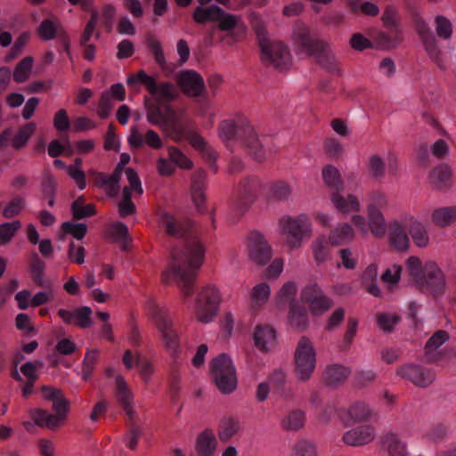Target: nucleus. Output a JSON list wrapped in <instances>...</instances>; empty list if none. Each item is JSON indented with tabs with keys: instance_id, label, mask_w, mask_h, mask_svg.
I'll use <instances>...</instances> for the list:
<instances>
[{
	"instance_id": "nucleus-1",
	"label": "nucleus",
	"mask_w": 456,
	"mask_h": 456,
	"mask_svg": "<svg viewBox=\"0 0 456 456\" xmlns=\"http://www.w3.org/2000/svg\"><path fill=\"white\" fill-rule=\"evenodd\" d=\"M204 255L205 248L200 241L187 242L184 248H174L170 253V265L161 274L162 282L168 284L173 275L183 297H191Z\"/></svg>"
},
{
	"instance_id": "nucleus-2",
	"label": "nucleus",
	"mask_w": 456,
	"mask_h": 456,
	"mask_svg": "<svg viewBox=\"0 0 456 456\" xmlns=\"http://www.w3.org/2000/svg\"><path fill=\"white\" fill-rule=\"evenodd\" d=\"M293 38L297 53H305L308 57H314L315 62L328 72L342 75L330 44L313 35L308 27L302 26L295 30Z\"/></svg>"
},
{
	"instance_id": "nucleus-3",
	"label": "nucleus",
	"mask_w": 456,
	"mask_h": 456,
	"mask_svg": "<svg viewBox=\"0 0 456 456\" xmlns=\"http://www.w3.org/2000/svg\"><path fill=\"white\" fill-rule=\"evenodd\" d=\"M254 30L261 49V61L266 66L285 70L290 65V53L288 46L281 41L270 42L267 30L263 23L254 26Z\"/></svg>"
},
{
	"instance_id": "nucleus-4",
	"label": "nucleus",
	"mask_w": 456,
	"mask_h": 456,
	"mask_svg": "<svg viewBox=\"0 0 456 456\" xmlns=\"http://www.w3.org/2000/svg\"><path fill=\"white\" fill-rule=\"evenodd\" d=\"M221 295L219 290L212 285L204 287L197 296L196 318L202 323H208L214 320L219 311Z\"/></svg>"
},
{
	"instance_id": "nucleus-5",
	"label": "nucleus",
	"mask_w": 456,
	"mask_h": 456,
	"mask_svg": "<svg viewBox=\"0 0 456 456\" xmlns=\"http://www.w3.org/2000/svg\"><path fill=\"white\" fill-rule=\"evenodd\" d=\"M153 319L161 334L166 350L173 359H176L180 353V338L174 329L169 314L164 309L157 308L154 310Z\"/></svg>"
},
{
	"instance_id": "nucleus-6",
	"label": "nucleus",
	"mask_w": 456,
	"mask_h": 456,
	"mask_svg": "<svg viewBox=\"0 0 456 456\" xmlns=\"http://www.w3.org/2000/svg\"><path fill=\"white\" fill-rule=\"evenodd\" d=\"M316 363V354L311 340L301 337L295 351V367L297 378L306 381L311 378Z\"/></svg>"
},
{
	"instance_id": "nucleus-7",
	"label": "nucleus",
	"mask_w": 456,
	"mask_h": 456,
	"mask_svg": "<svg viewBox=\"0 0 456 456\" xmlns=\"http://www.w3.org/2000/svg\"><path fill=\"white\" fill-rule=\"evenodd\" d=\"M281 232L287 234V242L292 248H299L305 237L311 236L310 224L307 217L301 215L297 217L282 216L279 220Z\"/></svg>"
},
{
	"instance_id": "nucleus-8",
	"label": "nucleus",
	"mask_w": 456,
	"mask_h": 456,
	"mask_svg": "<svg viewBox=\"0 0 456 456\" xmlns=\"http://www.w3.org/2000/svg\"><path fill=\"white\" fill-rule=\"evenodd\" d=\"M417 285L421 292L440 297L446 289L445 275L435 262H428L424 265V275Z\"/></svg>"
},
{
	"instance_id": "nucleus-9",
	"label": "nucleus",
	"mask_w": 456,
	"mask_h": 456,
	"mask_svg": "<svg viewBox=\"0 0 456 456\" xmlns=\"http://www.w3.org/2000/svg\"><path fill=\"white\" fill-rule=\"evenodd\" d=\"M247 248L249 259L259 266L265 265L272 259V247L258 231H252L248 233Z\"/></svg>"
},
{
	"instance_id": "nucleus-10",
	"label": "nucleus",
	"mask_w": 456,
	"mask_h": 456,
	"mask_svg": "<svg viewBox=\"0 0 456 456\" xmlns=\"http://www.w3.org/2000/svg\"><path fill=\"white\" fill-rule=\"evenodd\" d=\"M414 25L424 48L432 59L440 68L442 67L441 50L438 47L437 40L426 23V21L419 15L414 16Z\"/></svg>"
},
{
	"instance_id": "nucleus-11",
	"label": "nucleus",
	"mask_w": 456,
	"mask_h": 456,
	"mask_svg": "<svg viewBox=\"0 0 456 456\" xmlns=\"http://www.w3.org/2000/svg\"><path fill=\"white\" fill-rule=\"evenodd\" d=\"M396 374L419 387H428L435 380V374L430 370L414 363L400 366Z\"/></svg>"
},
{
	"instance_id": "nucleus-12",
	"label": "nucleus",
	"mask_w": 456,
	"mask_h": 456,
	"mask_svg": "<svg viewBox=\"0 0 456 456\" xmlns=\"http://www.w3.org/2000/svg\"><path fill=\"white\" fill-rule=\"evenodd\" d=\"M177 84L184 94L189 97H200L206 93L203 77L195 70L181 71L177 77Z\"/></svg>"
},
{
	"instance_id": "nucleus-13",
	"label": "nucleus",
	"mask_w": 456,
	"mask_h": 456,
	"mask_svg": "<svg viewBox=\"0 0 456 456\" xmlns=\"http://www.w3.org/2000/svg\"><path fill=\"white\" fill-rule=\"evenodd\" d=\"M239 141L246 148L248 154L257 162H262L265 159L263 144L251 125L245 124L241 126L239 130Z\"/></svg>"
},
{
	"instance_id": "nucleus-14",
	"label": "nucleus",
	"mask_w": 456,
	"mask_h": 456,
	"mask_svg": "<svg viewBox=\"0 0 456 456\" xmlns=\"http://www.w3.org/2000/svg\"><path fill=\"white\" fill-rule=\"evenodd\" d=\"M216 23L219 30L230 32L228 37L234 42L240 41L245 37L247 27L240 15L229 13L223 9V13L219 15Z\"/></svg>"
},
{
	"instance_id": "nucleus-15",
	"label": "nucleus",
	"mask_w": 456,
	"mask_h": 456,
	"mask_svg": "<svg viewBox=\"0 0 456 456\" xmlns=\"http://www.w3.org/2000/svg\"><path fill=\"white\" fill-rule=\"evenodd\" d=\"M261 187L260 180L255 175H248L240 180L237 187L238 205H241L247 209L256 198V194Z\"/></svg>"
},
{
	"instance_id": "nucleus-16",
	"label": "nucleus",
	"mask_w": 456,
	"mask_h": 456,
	"mask_svg": "<svg viewBox=\"0 0 456 456\" xmlns=\"http://www.w3.org/2000/svg\"><path fill=\"white\" fill-rule=\"evenodd\" d=\"M206 181L207 173L202 168L196 169L191 175V195L195 207L200 213H206Z\"/></svg>"
},
{
	"instance_id": "nucleus-17",
	"label": "nucleus",
	"mask_w": 456,
	"mask_h": 456,
	"mask_svg": "<svg viewBox=\"0 0 456 456\" xmlns=\"http://www.w3.org/2000/svg\"><path fill=\"white\" fill-rule=\"evenodd\" d=\"M92 313L89 306H80L73 312L60 309L57 314L66 324H74L78 328L86 329L93 324Z\"/></svg>"
},
{
	"instance_id": "nucleus-18",
	"label": "nucleus",
	"mask_w": 456,
	"mask_h": 456,
	"mask_svg": "<svg viewBox=\"0 0 456 456\" xmlns=\"http://www.w3.org/2000/svg\"><path fill=\"white\" fill-rule=\"evenodd\" d=\"M375 429L370 425L360 426L346 432L343 442L350 446H362L374 440Z\"/></svg>"
},
{
	"instance_id": "nucleus-19",
	"label": "nucleus",
	"mask_w": 456,
	"mask_h": 456,
	"mask_svg": "<svg viewBox=\"0 0 456 456\" xmlns=\"http://www.w3.org/2000/svg\"><path fill=\"white\" fill-rule=\"evenodd\" d=\"M389 32L379 31L373 38L374 47L379 50H392L397 48L403 42L402 29H388Z\"/></svg>"
},
{
	"instance_id": "nucleus-20",
	"label": "nucleus",
	"mask_w": 456,
	"mask_h": 456,
	"mask_svg": "<svg viewBox=\"0 0 456 456\" xmlns=\"http://www.w3.org/2000/svg\"><path fill=\"white\" fill-rule=\"evenodd\" d=\"M288 322L293 330L299 332L305 330L309 325L308 312L305 306L299 302H291Z\"/></svg>"
},
{
	"instance_id": "nucleus-21",
	"label": "nucleus",
	"mask_w": 456,
	"mask_h": 456,
	"mask_svg": "<svg viewBox=\"0 0 456 456\" xmlns=\"http://www.w3.org/2000/svg\"><path fill=\"white\" fill-rule=\"evenodd\" d=\"M162 225L167 235L175 238L184 237L191 228V221H177L172 215L164 213L160 216Z\"/></svg>"
},
{
	"instance_id": "nucleus-22",
	"label": "nucleus",
	"mask_w": 456,
	"mask_h": 456,
	"mask_svg": "<svg viewBox=\"0 0 456 456\" xmlns=\"http://www.w3.org/2000/svg\"><path fill=\"white\" fill-rule=\"evenodd\" d=\"M351 374V369L340 364L328 366L323 374V382L327 387H336L343 384Z\"/></svg>"
},
{
	"instance_id": "nucleus-23",
	"label": "nucleus",
	"mask_w": 456,
	"mask_h": 456,
	"mask_svg": "<svg viewBox=\"0 0 456 456\" xmlns=\"http://www.w3.org/2000/svg\"><path fill=\"white\" fill-rule=\"evenodd\" d=\"M28 414L37 426L47 428L51 430H55L59 427L60 422L65 420L59 415L48 413L46 410L42 408L30 409Z\"/></svg>"
},
{
	"instance_id": "nucleus-24",
	"label": "nucleus",
	"mask_w": 456,
	"mask_h": 456,
	"mask_svg": "<svg viewBox=\"0 0 456 456\" xmlns=\"http://www.w3.org/2000/svg\"><path fill=\"white\" fill-rule=\"evenodd\" d=\"M389 243L398 251H407L410 248V240L402 224L398 221L391 222L388 232Z\"/></svg>"
},
{
	"instance_id": "nucleus-25",
	"label": "nucleus",
	"mask_w": 456,
	"mask_h": 456,
	"mask_svg": "<svg viewBox=\"0 0 456 456\" xmlns=\"http://www.w3.org/2000/svg\"><path fill=\"white\" fill-rule=\"evenodd\" d=\"M403 225L408 229L416 246L426 248L428 245L429 238L427 230L423 224L413 216L405 217Z\"/></svg>"
},
{
	"instance_id": "nucleus-26",
	"label": "nucleus",
	"mask_w": 456,
	"mask_h": 456,
	"mask_svg": "<svg viewBox=\"0 0 456 456\" xmlns=\"http://www.w3.org/2000/svg\"><path fill=\"white\" fill-rule=\"evenodd\" d=\"M254 341L257 348L267 352L269 346H273L276 342V331L269 325L257 326L254 332Z\"/></svg>"
},
{
	"instance_id": "nucleus-27",
	"label": "nucleus",
	"mask_w": 456,
	"mask_h": 456,
	"mask_svg": "<svg viewBox=\"0 0 456 456\" xmlns=\"http://www.w3.org/2000/svg\"><path fill=\"white\" fill-rule=\"evenodd\" d=\"M452 170L447 164H441L429 174L431 184L436 190H446L451 186Z\"/></svg>"
},
{
	"instance_id": "nucleus-28",
	"label": "nucleus",
	"mask_w": 456,
	"mask_h": 456,
	"mask_svg": "<svg viewBox=\"0 0 456 456\" xmlns=\"http://www.w3.org/2000/svg\"><path fill=\"white\" fill-rule=\"evenodd\" d=\"M368 224L371 233L381 238L386 233L387 224L381 211L373 205L368 207Z\"/></svg>"
},
{
	"instance_id": "nucleus-29",
	"label": "nucleus",
	"mask_w": 456,
	"mask_h": 456,
	"mask_svg": "<svg viewBox=\"0 0 456 456\" xmlns=\"http://www.w3.org/2000/svg\"><path fill=\"white\" fill-rule=\"evenodd\" d=\"M216 439L211 429H205L201 432L196 444V450L200 456H211L215 452Z\"/></svg>"
},
{
	"instance_id": "nucleus-30",
	"label": "nucleus",
	"mask_w": 456,
	"mask_h": 456,
	"mask_svg": "<svg viewBox=\"0 0 456 456\" xmlns=\"http://www.w3.org/2000/svg\"><path fill=\"white\" fill-rule=\"evenodd\" d=\"M223 13V9L216 4L205 7L198 6L192 13V19L197 24H205L207 22H216L219 15Z\"/></svg>"
},
{
	"instance_id": "nucleus-31",
	"label": "nucleus",
	"mask_w": 456,
	"mask_h": 456,
	"mask_svg": "<svg viewBox=\"0 0 456 456\" xmlns=\"http://www.w3.org/2000/svg\"><path fill=\"white\" fill-rule=\"evenodd\" d=\"M212 377L228 376L236 372L232 359L227 354L222 353L211 361Z\"/></svg>"
},
{
	"instance_id": "nucleus-32",
	"label": "nucleus",
	"mask_w": 456,
	"mask_h": 456,
	"mask_svg": "<svg viewBox=\"0 0 456 456\" xmlns=\"http://www.w3.org/2000/svg\"><path fill=\"white\" fill-rule=\"evenodd\" d=\"M159 102H152L149 97L145 96L144 98V107L146 109L147 120L156 126H167L169 123V118L167 116H164L162 113Z\"/></svg>"
},
{
	"instance_id": "nucleus-33",
	"label": "nucleus",
	"mask_w": 456,
	"mask_h": 456,
	"mask_svg": "<svg viewBox=\"0 0 456 456\" xmlns=\"http://www.w3.org/2000/svg\"><path fill=\"white\" fill-rule=\"evenodd\" d=\"M332 203L335 205L336 208L342 213H348L351 210L359 211L360 210V203L357 198L349 194L346 199H345L339 191H335L330 197Z\"/></svg>"
},
{
	"instance_id": "nucleus-34",
	"label": "nucleus",
	"mask_w": 456,
	"mask_h": 456,
	"mask_svg": "<svg viewBox=\"0 0 456 456\" xmlns=\"http://www.w3.org/2000/svg\"><path fill=\"white\" fill-rule=\"evenodd\" d=\"M381 444L386 445L389 456H409L405 444L394 433L380 437Z\"/></svg>"
},
{
	"instance_id": "nucleus-35",
	"label": "nucleus",
	"mask_w": 456,
	"mask_h": 456,
	"mask_svg": "<svg viewBox=\"0 0 456 456\" xmlns=\"http://www.w3.org/2000/svg\"><path fill=\"white\" fill-rule=\"evenodd\" d=\"M354 236V232L352 226L347 223H344L331 231L329 235V241L333 246H338L350 242Z\"/></svg>"
},
{
	"instance_id": "nucleus-36",
	"label": "nucleus",
	"mask_w": 456,
	"mask_h": 456,
	"mask_svg": "<svg viewBox=\"0 0 456 456\" xmlns=\"http://www.w3.org/2000/svg\"><path fill=\"white\" fill-rule=\"evenodd\" d=\"M322 178L325 184L330 188L337 191H341L344 189V181L338 169L333 165H326L322 168Z\"/></svg>"
},
{
	"instance_id": "nucleus-37",
	"label": "nucleus",
	"mask_w": 456,
	"mask_h": 456,
	"mask_svg": "<svg viewBox=\"0 0 456 456\" xmlns=\"http://www.w3.org/2000/svg\"><path fill=\"white\" fill-rule=\"evenodd\" d=\"M240 430V422L234 417H224L219 425L218 437L221 442L227 443Z\"/></svg>"
},
{
	"instance_id": "nucleus-38",
	"label": "nucleus",
	"mask_w": 456,
	"mask_h": 456,
	"mask_svg": "<svg viewBox=\"0 0 456 456\" xmlns=\"http://www.w3.org/2000/svg\"><path fill=\"white\" fill-rule=\"evenodd\" d=\"M126 83L129 86L138 83L142 84L151 95H155L157 81L153 77L149 76L143 69H140L136 74L129 76L126 79Z\"/></svg>"
},
{
	"instance_id": "nucleus-39",
	"label": "nucleus",
	"mask_w": 456,
	"mask_h": 456,
	"mask_svg": "<svg viewBox=\"0 0 456 456\" xmlns=\"http://www.w3.org/2000/svg\"><path fill=\"white\" fill-rule=\"evenodd\" d=\"M29 267L31 278L35 284L38 287H43L45 264L36 252L31 254Z\"/></svg>"
},
{
	"instance_id": "nucleus-40",
	"label": "nucleus",
	"mask_w": 456,
	"mask_h": 456,
	"mask_svg": "<svg viewBox=\"0 0 456 456\" xmlns=\"http://www.w3.org/2000/svg\"><path fill=\"white\" fill-rule=\"evenodd\" d=\"M36 124L29 122L20 127L16 134L13 136L12 145L15 150H20L25 147L36 131Z\"/></svg>"
},
{
	"instance_id": "nucleus-41",
	"label": "nucleus",
	"mask_w": 456,
	"mask_h": 456,
	"mask_svg": "<svg viewBox=\"0 0 456 456\" xmlns=\"http://www.w3.org/2000/svg\"><path fill=\"white\" fill-rule=\"evenodd\" d=\"M61 232L59 234L60 240H64L66 234L72 235L75 239L80 240L85 238L87 232V225L83 223L63 222L61 226Z\"/></svg>"
},
{
	"instance_id": "nucleus-42",
	"label": "nucleus",
	"mask_w": 456,
	"mask_h": 456,
	"mask_svg": "<svg viewBox=\"0 0 456 456\" xmlns=\"http://www.w3.org/2000/svg\"><path fill=\"white\" fill-rule=\"evenodd\" d=\"M333 300L324 293L306 304L313 316H322L333 306Z\"/></svg>"
},
{
	"instance_id": "nucleus-43",
	"label": "nucleus",
	"mask_w": 456,
	"mask_h": 456,
	"mask_svg": "<svg viewBox=\"0 0 456 456\" xmlns=\"http://www.w3.org/2000/svg\"><path fill=\"white\" fill-rule=\"evenodd\" d=\"M381 21L383 27L387 29H402L401 17L397 8L393 5L386 6L381 16Z\"/></svg>"
},
{
	"instance_id": "nucleus-44",
	"label": "nucleus",
	"mask_w": 456,
	"mask_h": 456,
	"mask_svg": "<svg viewBox=\"0 0 456 456\" xmlns=\"http://www.w3.org/2000/svg\"><path fill=\"white\" fill-rule=\"evenodd\" d=\"M248 124L247 122H242L240 124H237L234 120L228 119L224 120L220 123L218 127L219 136L223 140H239V130L240 129L242 125Z\"/></svg>"
},
{
	"instance_id": "nucleus-45",
	"label": "nucleus",
	"mask_w": 456,
	"mask_h": 456,
	"mask_svg": "<svg viewBox=\"0 0 456 456\" xmlns=\"http://www.w3.org/2000/svg\"><path fill=\"white\" fill-rule=\"evenodd\" d=\"M215 385L217 389L223 395L232 394L237 387V375L236 372L233 374H228V376L212 377Z\"/></svg>"
},
{
	"instance_id": "nucleus-46",
	"label": "nucleus",
	"mask_w": 456,
	"mask_h": 456,
	"mask_svg": "<svg viewBox=\"0 0 456 456\" xmlns=\"http://www.w3.org/2000/svg\"><path fill=\"white\" fill-rule=\"evenodd\" d=\"M100 354L99 349L87 350L82 363V378L88 380L94 370Z\"/></svg>"
},
{
	"instance_id": "nucleus-47",
	"label": "nucleus",
	"mask_w": 456,
	"mask_h": 456,
	"mask_svg": "<svg viewBox=\"0 0 456 456\" xmlns=\"http://www.w3.org/2000/svg\"><path fill=\"white\" fill-rule=\"evenodd\" d=\"M177 92L174 84L171 82H163L160 84H157L155 95H152L157 102H161L162 100L170 102L176 99Z\"/></svg>"
},
{
	"instance_id": "nucleus-48",
	"label": "nucleus",
	"mask_w": 456,
	"mask_h": 456,
	"mask_svg": "<svg viewBox=\"0 0 456 456\" xmlns=\"http://www.w3.org/2000/svg\"><path fill=\"white\" fill-rule=\"evenodd\" d=\"M297 285L293 281H287L276 295L278 305L284 306L287 303L291 305V302H297L295 296L297 294Z\"/></svg>"
},
{
	"instance_id": "nucleus-49",
	"label": "nucleus",
	"mask_w": 456,
	"mask_h": 456,
	"mask_svg": "<svg viewBox=\"0 0 456 456\" xmlns=\"http://www.w3.org/2000/svg\"><path fill=\"white\" fill-rule=\"evenodd\" d=\"M116 398L122 407L132 403L133 394L121 375L116 377Z\"/></svg>"
},
{
	"instance_id": "nucleus-50",
	"label": "nucleus",
	"mask_w": 456,
	"mask_h": 456,
	"mask_svg": "<svg viewBox=\"0 0 456 456\" xmlns=\"http://www.w3.org/2000/svg\"><path fill=\"white\" fill-rule=\"evenodd\" d=\"M33 61L34 60L31 56H26L16 65L13 71L15 82L23 83L28 78Z\"/></svg>"
},
{
	"instance_id": "nucleus-51",
	"label": "nucleus",
	"mask_w": 456,
	"mask_h": 456,
	"mask_svg": "<svg viewBox=\"0 0 456 456\" xmlns=\"http://www.w3.org/2000/svg\"><path fill=\"white\" fill-rule=\"evenodd\" d=\"M348 413L354 422H363L370 419L372 411L365 403L356 402L350 406Z\"/></svg>"
},
{
	"instance_id": "nucleus-52",
	"label": "nucleus",
	"mask_w": 456,
	"mask_h": 456,
	"mask_svg": "<svg viewBox=\"0 0 456 456\" xmlns=\"http://www.w3.org/2000/svg\"><path fill=\"white\" fill-rule=\"evenodd\" d=\"M271 289L267 283L262 282L256 285L251 291L252 305L261 306L265 304L270 297Z\"/></svg>"
},
{
	"instance_id": "nucleus-53",
	"label": "nucleus",
	"mask_w": 456,
	"mask_h": 456,
	"mask_svg": "<svg viewBox=\"0 0 456 456\" xmlns=\"http://www.w3.org/2000/svg\"><path fill=\"white\" fill-rule=\"evenodd\" d=\"M168 157L171 162L182 169L190 170L193 167L192 161L175 146L168 147Z\"/></svg>"
},
{
	"instance_id": "nucleus-54",
	"label": "nucleus",
	"mask_w": 456,
	"mask_h": 456,
	"mask_svg": "<svg viewBox=\"0 0 456 456\" xmlns=\"http://www.w3.org/2000/svg\"><path fill=\"white\" fill-rule=\"evenodd\" d=\"M436 36L444 40H449L452 36V23L451 20L443 16L436 15L435 18Z\"/></svg>"
},
{
	"instance_id": "nucleus-55",
	"label": "nucleus",
	"mask_w": 456,
	"mask_h": 456,
	"mask_svg": "<svg viewBox=\"0 0 456 456\" xmlns=\"http://www.w3.org/2000/svg\"><path fill=\"white\" fill-rule=\"evenodd\" d=\"M368 170L372 178L380 180L385 175L386 163L381 156L371 155L368 161Z\"/></svg>"
},
{
	"instance_id": "nucleus-56",
	"label": "nucleus",
	"mask_w": 456,
	"mask_h": 456,
	"mask_svg": "<svg viewBox=\"0 0 456 456\" xmlns=\"http://www.w3.org/2000/svg\"><path fill=\"white\" fill-rule=\"evenodd\" d=\"M20 227L21 223L19 220L0 224V245L10 242Z\"/></svg>"
},
{
	"instance_id": "nucleus-57",
	"label": "nucleus",
	"mask_w": 456,
	"mask_h": 456,
	"mask_svg": "<svg viewBox=\"0 0 456 456\" xmlns=\"http://www.w3.org/2000/svg\"><path fill=\"white\" fill-rule=\"evenodd\" d=\"M270 195L280 201L287 200L291 195V188L284 181H277L271 184Z\"/></svg>"
},
{
	"instance_id": "nucleus-58",
	"label": "nucleus",
	"mask_w": 456,
	"mask_h": 456,
	"mask_svg": "<svg viewBox=\"0 0 456 456\" xmlns=\"http://www.w3.org/2000/svg\"><path fill=\"white\" fill-rule=\"evenodd\" d=\"M305 414L297 410L291 411L282 421V426L287 430H298L304 426Z\"/></svg>"
},
{
	"instance_id": "nucleus-59",
	"label": "nucleus",
	"mask_w": 456,
	"mask_h": 456,
	"mask_svg": "<svg viewBox=\"0 0 456 456\" xmlns=\"http://www.w3.org/2000/svg\"><path fill=\"white\" fill-rule=\"evenodd\" d=\"M61 30H59L51 20L45 19L40 23L37 33L41 39L48 41L53 39L56 36L59 37Z\"/></svg>"
},
{
	"instance_id": "nucleus-60",
	"label": "nucleus",
	"mask_w": 456,
	"mask_h": 456,
	"mask_svg": "<svg viewBox=\"0 0 456 456\" xmlns=\"http://www.w3.org/2000/svg\"><path fill=\"white\" fill-rule=\"evenodd\" d=\"M110 235L115 238L116 240H122L123 245L122 249L126 250L127 249V244L131 241V238L129 236L128 228L127 226L121 222L115 223L110 232Z\"/></svg>"
},
{
	"instance_id": "nucleus-61",
	"label": "nucleus",
	"mask_w": 456,
	"mask_h": 456,
	"mask_svg": "<svg viewBox=\"0 0 456 456\" xmlns=\"http://www.w3.org/2000/svg\"><path fill=\"white\" fill-rule=\"evenodd\" d=\"M449 333L445 330L436 331L427 341L425 346L426 354H428L441 346L449 339Z\"/></svg>"
},
{
	"instance_id": "nucleus-62",
	"label": "nucleus",
	"mask_w": 456,
	"mask_h": 456,
	"mask_svg": "<svg viewBox=\"0 0 456 456\" xmlns=\"http://www.w3.org/2000/svg\"><path fill=\"white\" fill-rule=\"evenodd\" d=\"M57 191V183L53 175L46 171L44 173L42 181H41V192L43 198H47L50 196H56Z\"/></svg>"
},
{
	"instance_id": "nucleus-63",
	"label": "nucleus",
	"mask_w": 456,
	"mask_h": 456,
	"mask_svg": "<svg viewBox=\"0 0 456 456\" xmlns=\"http://www.w3.org/2000/svg\"><path fill=\"white\" fill-rule=\"evenodd\" d=\"M406 269L417 284L424 275V266L418 256H411L406 261Z\"/></svg>"
},
{
	"instance_id": "nucleus-64",
	"label": "nucleus",
	"mask_w": 456,
	"mask_h": 456,
	"mask_svg": "<svg viewBox=\"0 0 456 456\" xmlns=\"http://www.w3.org/2000/svg\"><path fill=\"white\" fill-rule=\"evenodd\" d=\"M323 149L326 155L334 159H340L344 152L343 145L335 138H327L324 141Z\"/></svg>"
}]
</instances>
